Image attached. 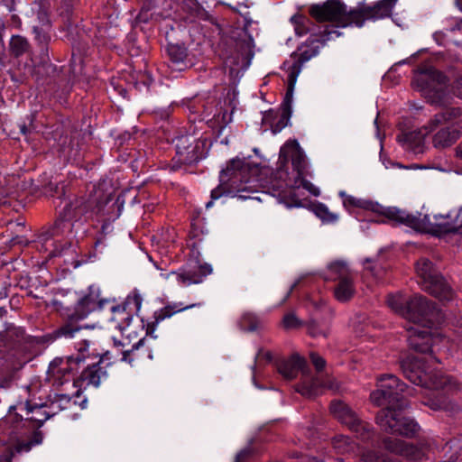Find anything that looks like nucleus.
Segmentation results:
<instances>
[{
  "label": "nucleus",
  "mask_w": 462,
  "mask_h": 462,
  "mask_svg": "<svg viewBox=\"0 0 462 462\" xmlns=\"http://www.w3.org/2000/svg\"><path fill=\"white\" fill-rule=\"evenodd\" d=\"M110 310H111L112 312H115V311H116V305H111V306H110Z\"/></svg>",
  "instance_id": "55"
},
{
  "label": "nucleus",
  "mask_w": 462,
  "mask_h": 462,
  "mask_svg": "<svg viewBox=\"0 0 462 462\" xmlns=\"http://www.w3.org/2000/svg\"><path fill=\"white\" fill-rule=\"evenodd\" d=\"M353 276L347 264L342 261H336L328 266V279L331 281H342Z\"/></svg>",
  "instance_id": "29"
},
{
  "label": "nucleus",
  "mask_w": 462,
  "mask_h": 462,
  "mask_svg": "<svg viewBox=\"0 0 462 462\" xmlns=\"http://www.w3.org/2000/svg\"><path fill=\"white\" fill-rule=\"evenodd\" d=\"M109 353L106 352L99 357L97 363L88 365V367L82 372L80 377L78 380H73L72 386L76 389L73 396L79 397L80 394V389L82 387L93 385L98 386L103 379L106 377V371L105 367L111 365V363L106 364V356Z\"/></svg>",
  "instance_id": "15"
},
{
  "label": "nucleus",
  "mask_w": 462,
  "mask_h": 462,
  "mask_svg": "<svg viewBox=\"0 0 462 462\" xmlns=\"http://www.w3.org/2000/svg\"><path fill=\"white\" fill-rule=\"evenodd\" d=\"M383 445L391 453L411 460L420 459L424 455L422 448L391 437L384 439Z\"/></svg>",
  "instance_id": "20"
},
{
  "label": "nucleus",
  "mask_w": 462,
  "mask_h": 462,
  "mask_svg": "<svg viewBox=\"0 0 462 462\" xmlns=\"http://www.w3.org/2000/svg\"><path fill=\"white\" fill-rule=\"evenodd\" d=\"M141 305L142 298L135 291L130 293L121 304L117 305V321L125 323V325H118L121 338L117 339V348L122 347L120 350L121 361L129 364L131 366L140 359L135 351L145 341L144 337H138L135 327L132 326L133 318L139 311Z\"/></svg>",
  "instance_id": "4"
},
{
  "label": "nucleus",
  "mask_w": 462,
  "mask_h": 462,
  "mask_svg": "<svg viewBox=\"0 0 462 462\" xmlns=\"http://www.w3.org/2000/svg\"><path fill=\"white\" fill-rule=\"evenodd\" d=\"M453 343L462 351V330L457 334L453 339Z\"/></svg>",
  "instance_id": "47"
},
{
  "label": "nucleus",
  "mask_w": 462,
  "mask_h": 462,
  "mask_svg": "<svg viewBox=\"0 0 462 462\" xmlns=\"http://www.w3.org/2000/svg\"><path fill=\"white\" fill-rule=\"evenodd\" d=\"M127 148L122 151V153L117 156V161H123L124 162H126L128 160V157L131 156V152H127Z\"/></svg>",
  "instance_id": "48"
},
{
  "label": "nucleus",
  "mask_w": 462,
  "mask_h": 462,
  "mask_svg": "<svg viewBox=\"0 0 462 462\" xmlns=\"http://www.w3.org/2000/svg\"><path fill=\"white\" fill-rule=\"evenodd\" d=\"M258 318L251 312L244 313L239 321L241 329L245 331H254L258 328Z\"/></svg>",
  "instance_id": "34"
},
{
  "label": "nucleus",
  "mask_w": 462,
  "mask_h": 462,
  "mask_svg": "<svg viewBox=\"0 0 462 462\" xmlns=\"http://www.w3.org/2000/svg\"><path fill=\"white\" fill-rule=\"evenodd\" d=\"M132 138L131 134L129 133H125L123 135L119 136L118 139L122 140L121 144L130 141Z\"/></svg>",
  "instance_id": "52"
},
{
  "label": "nucleus",
  "mask_w": 462,
  "mask_h": 462,
  "mask_svg": "<svg viewBox=\"0 0 462 462\" xmlns=\"http://www.w3.org/2000/svg\"><path fill=\"white\" fill-rule=\"evenodd\" d=\"M330 411L340 423L355 432L357 438L364 441L372 439L374 432L371 425L362 420L347 404L341 401H333Z\"/></svg>",
  "instance_id": "13"
},
{
  "label": "nucleus",
  "mask_w": 462,
  "mask_h": 462,
  "mask_svg": "<svg viewBox=\"0 0 462 462\" xmlns=\"http://www.w3.org/2000/svg\"><path fill=\"white\" fill-rule=\"evenodd\" d=\"M199 306H201V303H194L184 306L181 302H173L164 306L163 308L153 312L152 319L147 323L146 334L155 338L156 336H153V333L159 323L163 321L165 319L171 318L176 313Z\"/></svg>",
  "instance_id": "18"
},
{
  "label": "nucleus",
  "mask_w": 462,
  "mask_h": 462,
  "mask_svg": "<svg viewBox=\"0 0 462 462\" xmlns=\"http://www.w3.org/2000/svg\"><path fill=\"white\" fill-rule=\"evenodd\" d=\"M419 327L407 328L409 346L417 352L427 353L431 350L437 337L428 329L429 328L420 329Z\"/></svg>",
  "instance_id": "19"
},
{
  "label": "nucleus",
  "mask_w": 462,
  "mask_h": 462,
  "mask_svg": "<svg viewBox=\"0 0 462 462\" xmlns=\"http://www.w3.org/2000/svg\"><path fill=\"white\" fill-rule=\"evenodd\" d=\"M114 230V226H113V224L111 222H105L103 225H102V233L106 235V234H111Z\"/></svg>",
  "instance_id": "46"
},
{
  "label": "nucleus",
  "mask_w": 462,
  "mask_h": 462,
  "mask_svg": "<svg viewBox=\"0 0 462 462\" xmlns=\"http://www.w3.org/2000/svg\"><path fill=\"white\" fill-rule=\"evenodd\" d=\"M30 448H31V447H30V445H29V444H28V445H26V449H25V450H27V451H28V450H30Z\"/></svg>",
  "instance_id": "58"
},
{
  "label": "nucleus",
  "mask_w": 462,
  "mask_h": 462,
  "mask_svg": "<svg viewBox=\"0 0 462 462\" xmlns=\"http://www.w3.org/2000/svg\"><path fill=\"white\" fill-rule=\"evenodd\" d=\"M308 332L311 337H326L328 329L321 328L316 321H311L308 325Z\"/></svg>",
  "instance_id": "38"
},
{
  "label": "nucleus",
  "mask_w": 462,
  "mask_h": 462,
  "mask_svg": "<svg viewBox=\"0 0 462 462\" xmlns=\"http://www.w3.org/2000/svg\"><path fill=\"white\" fill-rule=\"evenodd\" d=\"M322 388H328L333 391H339V386L333 379L321 380L320 377L305 378L303 382L296 388L297 392L307 398L317 396Z\"/></svg>",
  "instance_id": "21"
},
{
  "label": "nucleus",
  "mask_w": 462,
  "mask_h": 462,
  "mask_svg": "<svg viewBox=\"0 0 462 462\" xmlns=\"http://www.w3.org/2000/svg\"><path fill=\"white\" fill-rule=\"evenodd\" d=\"M406 216H408L410 218L413 217L416 219L419 222V225L411 226L407 223L402 224L418 231L433 232L439 236L460 232V229L457 225L455 215L453 214H448L447 216L439 217L434 216V221H432L429 215H413L406 212Z\"/></svg>",
  "instance_id": "14"
},
{
  "label": "nucleus",
  "mask_w": 462,
  "mask_h": 462,
  "mask_svg": "<svg viewBox=\"0 0 462 462\" xmlns=\"http://www.w3.org/2000/svg\"><path fill=\"white\" fill-rule=\"evenodd\" d=\"M426 404L429 405L433 410H441V409L447 408L448 402H447V398L442 396L438 400L430 399L428 401V402Z\"/></svg>",
  "instance_id": "41"
},
{
  "label": "nucleus",
  "mask_w": 462,
  "mask_h": 462,
  "mask_svg": "<svg viewBox=\"0 0 462 462\" xmlns=\"http://www.w3.org/2000/svg\"><path fill=\"white\" fill-rule=\"evenodd\" d=\"M27 42L20 36H14L10 42V48L15 56H20L27 49Z\"/></svg>",
  "instance_id": "35"
},
{
  "label": "nucleus",
  "mask_w": 462,
  "mask_h": 462,
  "mask_svg": "<svg viewBox=\"0 0 462 462\" xmlns=\"http://www.w3.org/2000/svg\"><path fill=\"white\" fill-rule=\"evenodd\" d=\"M406 302L401 294H391L387 298L388 306L405 319Z\"/></svg>",
  "instance_id": "33"
},
{
  "label": "nucleus",
  "mask_w": 462,
  "mask_h": 462,
  "mask_svg": "<svg viewBox=\"0 0 462 462\" xmlns=\"http://www.w3.org/2000/svg\"><path fill=\"white\" fill-rule=\"evenodd\" d=\"M339 196L343 199V205L345 208H359L365 210H369L374 213H378L381 216L385 217L390 221L396 223H407L411 226H418L419 222L413 217L406 216V211L399 209L395 207L385 208L377 202L357 199L356 197L346 195L345 191H340Z\"/></svg>",
  "instance_id": "11"
},
{
  "label": "nucleus",
  "mask_w": 462,
  "mask_h": 462,
  "mask_svg": "<svg viewBox=\"0 0 462 462\" xmlns=\"http://www.w3.org/2000/svg\"><path fill=\"white\" fill-rule=\"evenodd\" d=\"M79 228V225H76L68 217H62L61 213L59 212L58 218L48 231V236L57 238L59 241L60 238H64L70 242L76 237Z\"/></svg>",
  "instance_id": "22"
},
{
  "label": "nucleus",
  "mask_w": 462,
  "mask_h": 462,
  "mask_svg": "<svg viewBox=\"0 0 462 462\" xmlns=\"http://www.w3.org/2000/svg\"><path fill=\"white\" fill-rule=\"evenodd\" d=\"M167 52L172 69L181 71L187 68V51L186 48L178 44H171L167 48Z\"/></svg>",
  "instance_id": "26"
},
{
  "label": "nucleus",
  "mask_w": 462,
  "mask_h": 462,
  "mask_svg": "<svg viewBox=\"0 0 462 462\" xmlns=\"http://www.w3.org/2000/svg\"><path fill=\"white\" fill-rule=\"evenodd\" d=\"M455 155L457 159L462 160V141L456 146Z\"/></svg>",
  "instance_id": "51"
},
{
  "label": "nucleus",
  "mask_w": 462,
  "mask_h": 462,
  "mask_svg": "<svg viewBox=\"0 0 462 462\" xmlns=\"http://www.w3.org/2000/svg\"><path fill=\"white\" fill-rule=\"evenodd\" d=\"M258 172V167L249 162L241 159H233L220 173V184L212 189L211 199L206 204L210 208L214 200L223 195L238 196L241 199H255L250 195L244 194L250 192L248 183L253 181Z\"/></svg>",
  "instance_id": "5"
},
{
  "label": "nucleus",
  "mask_w": 462,
  "mask_h": 462,
  "mask_svg": "<svg viewBox=\"0 0 462 462\" xmlns=\"http://www.w3.org/2000/svg\"><path fill=\"white\" fill-rule=\"evenodd\" d=\"M212 268L208 264L185 266L178 272H171L166 279L173 278L180 286H189L203 282L204 278L210 274Z\"/></svg>",
  "instance_id": "17"
},
{
  "label": "nucleus",
  "mask_w": 462,
  "mask_h": 462,
  "mask_svg": "<svg viewBox=\"0 0 462 462\" xmlns=\"http://www.w3.org/2000/svg\"><path fill=\"white\" fill-rule=\"evenodd\" d=\"M402 147L414 154L424 152V135L420 131L403 133L397 137Z\"/></svg>",
  "instance_id": "25"
},
{
  "label": "nucleus",
  "mask_w": 462,
  "mask_h": 462,
  "mask_svg": "<svg viewBox=\"0 0 462 462\" xmlns=\"http://www.w3.org/2000/svg\"><path fill=\"white\" fill-rule=\"evenodd\" d=\"M187 137H181L179 139L178 143L176 145L177 153L182 156L181 160L184 162H192L197 161L199 157L195 154L196 146H192L191 144L186 145L188 143Z\"/></svg>",
  "instance_id": "30"
},
{
  "label": "nucleus",
  "mask_w": 462,
  "mask_h": 462,
  "mask_svg": "<svg viewBox=\"0 0 462 462\" xmlns=\"http://www.w3.org/2000/svg\"><path fill=\"white\" fill-rule=\"evenodd\" d=\"M398 0H380L372 6L346 10V5L340 0H328L323 5H314L310 8V15L318 22H329L319 27V33H312L306 44L301 46L299 53H292L285 60L282 69L287 73V91L282 103V118L275 126L274 132L280 131L287 125L291 115V103L294 87L302 66L305 62L315 57L328 41L334 40L341 35L337 28L347 26L362 27L366 20H379L391 15L393 6Z\"/></svg>",
  "instance_id": "1"
},
{
  "label": "nucleus",
  "mask_w": 462,
  "mask_h": 462,
  "mask_svg": "<svg viewBox=\"0 0 462 462\" xmlns=\"http://www.w3.org/2000/svg\"><path fill=\"white\" fill-rule=\"evenodd\" d=\"M455 217L457 220V225L458 226L460 232L462 231V207L455 214Z\"/></svg>",
  "instance_id": "49"
},
{
  "label": "nucleus",
  "mask_w": 462,
  "mask_h": 462,
  "mask_svg": "<svg viewBox=\"0 0 462 462\" xmlns=\"http://www.w3.org/2000/svg\"><path fill=\"white\" fill-rule=\"evenodd\" d=\"M89 343L88 339L83 338L81 341L76 344L75 348L78 351L76 356H71L67 358L66 363L63 366L57 369V361L54 360L50 365V372L54 376V383L62 385L65 382H69L70 378V371L73 369V365L84 361L90 355L86 356L85 352L88 351Z\"/></svg>",
  "instance_id": "16"
},
{
  "label": "nucleus",
  "mask_w": 462,
  "mask_h": 462,
  "mask_svg": "<svg viewBox=\"0 0 462 462\" xmlns=\"http://www.w3.org/2000/svg\"><path fill=\"white\" fill-rule=\"evenodd\" d=\"M312 460H313L312 462H322L321 460H318L316 458H313Z\"/></svg>",
  "instance_id": "57"
},
{
  "label": "nucleus",
  "mask_w": 462,
  "mask_h": 462,
  "mask_svg": "<svg viewBox=\"0 0 462 462\" xmlns=\"http://www.w3.org/2000/svg\"><path fill=\"white\" fill-rule=\"evenodd\" d=\"M20 132H21L23 134H24V135H25V134H27L30 132V130H29V128H28L25 125H20Z\"/></svg>",
  "instance_id": "53"
},
{
  "label": "nucleus",
  "mask_w": 462,
  "mask_h": 462,
  "mask_svg": "<svg viewBox=\"0 0 462 462\" xmlns=\"http://www.w3.org/2000/svg\"><path fill=\"white\" fill-rule=\"evenodd\" d=\"M61 399L66 401V402H69L70 401V396L69 394H61L60 395Z\"/></svg>",
  "instance_id": "54"
},
{
  "label": "nucleus",
  "mask_w": 462,
  "mask_h": 462,
  "mask_svg": "<svg viewBox=\"0 0 462 462\" xmlns=\"http://www.w3.org/2000/svg\"><path fill=\"white\" fill-rule=\"evenodd\" d=\"M337 462H345L344 460L342 459H338Z\"/></svg>",
  "instance_id": "59"
},
{
  "label": "nucleus",
  "mask_w": 462,
  "mask_h": 462,
  "mask_svg": "<svg viewBox=\"0 0 462 462\" xmlns=\"http://www.w3.org/2000/svg\"><path fill=\"white\" fill-rule=\"evenodd\" d=\"M315 213L323 221L334 222L337 219V215L329 212L328 208L323 204H319L316 207Z\"/></svg>",
  "instance_id": "37"
},
{
  "label": "nucleus",
  "mask_w": 462,
  "mask_h": 462,
  "mask_svg": "<svg viewBox=\"0 0 462 462\" xmlns=\"http://www.w3.org/2000/svg\"><path fill=\"white\" fill-rule=\"evenodd\" d=\"M257 358H264L267 362H271L273 355L269 351L260 350L257 354Z\"/></svg>",
  "instance_id": "45"
},
{
  "label": "nucleus",
  "mask_w": 462,
  "mask_h": 462,
  "mask_svg": "<svg viewBox=\"0 0 462 462\" xmlns=\"http://www.w3.org/2000/svg\"><path fill=\"white\" fill-rule=\"evenodd\" d=\"M251 456V450L248 448L241 450L236 457L235 462H245Z\"/></svg>",
  "instance_id": "43"
},
{
  "label": "nucleus",
  "mask_w": 462,
  "mask_h": 462,
  "mask_svg": "<svg viewBox=\"0 0 462 462\" xmlns=\"http://www.w3.org/2000/svg\"><path fill=\"white\" fill-rule=\"evenodd\" d=\"M282 323L285 328L287 329H292L296 328L300 325V320L294 314H287L284 316L282 319Z\"/></svg>",
  "instance_id": "40"
},
{
  "label": "nucleus",
  "mask_w": 462,
  "mask_h": 462,
  "mask_svg": "<svg viewBox=\"0 0 462 462\" xmlns=\"http://www.w3.org/2000/svg\"><path fill=\"white\" fill-rule=\"evenodd\" d=\"M64 207L60 210L62 217H68L81 227L86 220L85 215L87 214L88 205L83 199L78 198L71 201H67L64 199Z\"/></svg>",
  "instance_id": "23"
},
{
  "label": "nucleus",
  "mask_w": 462,
  "mask_h": 462,
  "mask_svg": "<svg viewBox=\"0 0 462 462\" xmlns=\"http://www.w3.org/2000/svg\"><path fill=\"white\" fill-rule=\"evenodd\" d=\"M355 292L354 276L339 281L334 289V296L340 302L350 300Z\"/></svg>",
  "instance_id": "27"
},
{
  "label": "nucleus",
  "mask_w": 462,
  "mask_h": 462,
  "mask_svg": "<svg viewBox=\"0 0 462 462\" xmlns=\"http://www.w3.org/2000/svg\"><path fill=\"white\" fill-rule=\"evenodd\" d=\"M462 108L448 107L435 114L425 125L427 134H431V144L445 150L457 143L462 135Z\"/></svg>",
  "instance_id": "7"
},
{
  "label": "nucleus",
  "mask_w": 462,
  "mask_h": 462,
  "mask_svg": "<svg viewBox=\"0 0 462 462\" xmlns=\"http://www.w3.org/2000/svg\"><path fill=\"white\" fill-rule=\"evenodd\" d=\"M14 456L13 449L9 447L6 451L0 457V462H12V457Z\"/></svg>",
  "instance_id": "44"
},
{
  "label": "nucleus",
  "mask_w": 462,
  "mask_h": 462,
  "mask_svg": "<svg viewBox=\"0 0 462 462\" xmlns=\"http://www.w3.org/2000/svg\"><path fill=\"white\" fill-rule=\"evenodd\" d=\"M305 360L299 355H292L289 359L282 360L278 364V372L287 380L294 379L299 371L304 374Z\"/></svg>",
  "instance_id": "24"
},
{
  "label": "nucleus",
  "mask_w": 462,
  "mask_h": 462,
  "mask_svg": "<svg viewBox=\"0 0 462 462\" xmlns=\"http://www.w3.org/2000/svg\"><path fill=\"white\" fill-rule=\"evenodd\" d=\"M64 188L65 185L63 183L50 182L46 187V192L50 193L51 196L60 195L59 199H60L61 196H65Z\"/></svg>",
  "instance_id": "39"
},
{
  "label": "nucleus",
  "mask_w": 462,
  "mask_h": 462,
  "mask_svg": "<svg viewBox=\"0 0 462 462\" xmlns=\"http://www.w3.org/2000/svg\"><path fill=\"white\" fill-rule=\"evenodd\" d=\"M439 316L435 306L422 295L415 294L406 302L405 319L415 326L431 328Z\"/></svg>",
  "instance_id": "12"
},
{
  "label": "nucleus",
  "mask_w": 462,
  "mask_h": 462,
  "mask_svg": "<svg viewBox=\"0 0 462 462\" xmlns=\"http://www.w3.org/2000/svg\"><path fill=\"white\" fill-rule=\"evenodd\" d=\"M421 288L439 300H451L454 291L440 273L427 258H420L415 266Z\"/></svg>",
  "instance_id": "9"
},
{
  "label": "nucleus",
  "mask_w": 462,
  "mask_h": 462,
  "mask_svg": "<svg viewBox=\"0 0 462 462\" xmlns=\"http://www.w3.org/2000/svg\"><path fill=\"white\" fill-rule=\"evenodd\" d=\"M291 20L294 24L295 32L299 36L305 35L308 32H310V35L312 33H319V31L316 32L314 29L310 28L312 23L302 15H294Z\"/></svg>",
  "instance_id": "31"
},
{
  "label": "nucleus",
  "mask_w": 462,
  "mask_h": 462,
  "mask_svg": "<svg viewBox=\"0 0 462 462\" xmlns=\"http://www.w3.org/2000/svg\"><path fill=\"white\" fill-rule=\"evenodd\" d=\"M33 32L35 33L36 38H37V40L40 42H44L46 40L45 35L44 34H42V35L41 34L40 30H39L38 27H33Z\"/></svg>",
  "instance_id": "50"
},
{
  "label": "nucleus",
  "mask_w": 462,
  "mask_h": 462,
  "mask_svg": "<svg viewBox=\"0 0 462 462\" xmlns=\"http://www.w3.org/2000/svg\"><path fill=\"white\" fill-rule=\"evenodd\" d=\"M361 460L364 462H393L387 456L379 455L377 452L374 450H367L362 452Z\"/></svg>",
  "instance_id": "36"
},
{
  "label": "nucleus",
  "mask_w": 462,
  "mask_h": 462,
  "mask_svg": "<svg viewBox=\"0 0 462 462\" xmlns=\"http://www.w3.org/2000/svg\"><path fill=\"white\" fill-rule=\"evenodd\" d=\"M437 359L432 356L427 358L416 355L408 356L401 363L404 376L412 383L429 390H444L449 393L457 389V384L453 378L445 375L441 371L431 370L426 363Z\"/></svg>",
  "instance_id": "6"
},
{
  "label": "nucleus",
  "mask_w": 462,
  "mask_h": 462,
  "mask_svg": "<svg viewBox=\"0 0 462 462\" xmlns=\"http://www.w3.org/2000/svg\"><path fill=\"white\" fill-rule=\"evenodd\" d=\"M412 84L416 89L437 103L445 97L448 79L435 68L424 66L415 73Z\"/></svg>",
  "instance_id": "10"
},
{
  "label": "nucleus",
  "mask_w": 462,
  "mask_h": 462,
  "mask_svg": "<svg viewBox=\"0 0 462 462\" xmlns=\"http://www.w3.org/2000/svg\"><path fill=\"white\" fill-rule=\"evenodd\" d=\"M109 302V300L100 298L99 288L89 286L88 293L79 300L75 312L70 317L71 319L60 328L58 336L65 338L81 337L83 329L90 327L79 326L72 320L83 319L90 312L97 309H103L104 305Z\"/></svg>",
  "instance_id": "8"
},
{
  "label": "nucleus",
  "mask_w": 462,
  "mask_h": 462,
  "mask_svg": "<svg viewBox=\"0 0 462 462\" xmlns=\"http://www.w3.org/2000/svg\"><path fill=\"white\" fill-rule=\"evenodd\" d=\"M289 160L291 161L293 167L292 173H289L288 170L281 165L273 174L271 184L273 189H282L278 194L280 202L287 208H298L301 206V201L292 194L291 189L302 187L314 196L319 195V189L304 178L306 156L296 140L286 142L280 150L281 163H285Z\"/></svg>",
  "instance_id": "3"
},
{
  "label": "nucleus",
  "mask_w": 462,
  "mask_h": 462,
  "mask_svg": "<svg viewBox=\"0 0 462 462\" xmlns=\"http://www.w3.org/2000/svg\"><path fill=\"white\" fill-rule=\"evenodd\" d=\"M377 389L370 394L371 402L376 406L386 405L377 416V424L386 432L412 438L420 430L413 420L401 415L408 404L403 398L406 384L393 374H383L378 380Z\"/></svg>",
  "instance_id": "2"
},
{
  "label": "nucleus",
  "mask_w": 462,
  "mask_h": 462,
  "mask_svg": "<svg viewBox=\"0 0 462 462\" xmlns=\"http://www.w3.org/2000/svg\"><path fill=\"white\" fill-rule=\"evenodd\" d=\"M25 407L27 410L26 420L35 421L39 424V426L43 424V422L48 420L49 415L47 414V411H46L44 406L32 407L28 403H26Z\"/></svg>",
  "instance_id": "32"
},
{
  "label": "nucleus",
  "mask_w": 462,
  "mask_h": 462,
  "mask_svg": "<svg viewBox=\"0 0 462 462\" xmlns=\"http://www.w3.org/2000/svg\"><path fill=\"white\" fill-rule=\"evenodd\" d=\"M333 448L338 454H353L356 455L359 451V447L356 442L352 441L348 437L338 435L332 439Z\"/></svg>",
  "instance_id": "28"
},
{
  "label": "nucleus",
  "mask_w": 462,
  "mask_h": 462,
  "mask_svg": "<svg viewBox=\"0 0 462 462\" xmlns=\"http://www.w3.org/2000/svg\"><path fill=\"white\" fill-rule=\"evenodd\" d=\"M120 94H121L122 96H124V97H125V90H124V89H123V90H121V91H120Z\"/></svg>",
  "instance_id": "56"
},
{
  "label": "nucleus",
  "mask_w": 462,
  "mask_h": 462,
  "mask_svg": "<svg viewBox=\"0 0 462 462\" xmlns=\"http://www.w3.org/2000/svg\"><path fill=\"white\" fill-rule=\"evenodd\" d=\"M310 356L317 371H321L325 367L326 361L323 357L315 353H311Z\"/></svg>",
  "instance_id": "42"
}]
</instances>
